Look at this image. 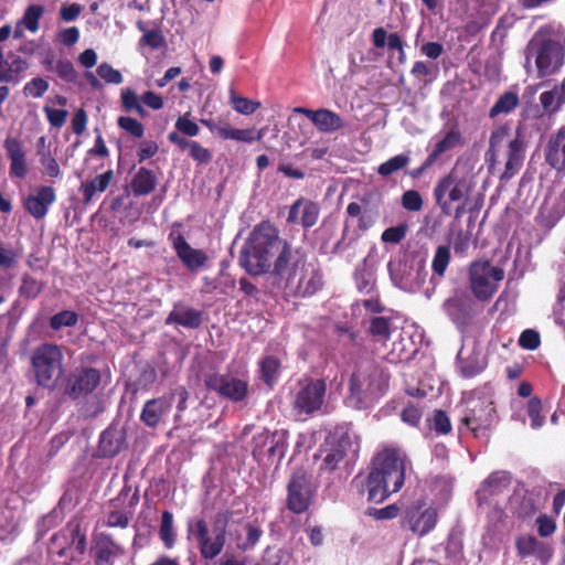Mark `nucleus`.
Returning a JSON list of instances; mask_svg holds the SVG:
<instances>
[{
  "mask_svg": "<svg viewBox=\"0 0 565 565\" xmlns=\"http://www.w3.org/2000/svg\"><path fill=\"white\" fill-rule=\"evenodd\" d=\"M541 344L540 333L533 329L524 330L519 338V345L525 350H536Z\"/></svg>",
  "mask_w": 565,
  "mask_h": 565,
  "instance_id": "obj_62",
  "label": "nucleus"
},
{
  "mask_svg": "<svg viewBox=\"0 0 565 565\" xmlns=\"http://www.w3.org/2000/svg\"><path fill=\"white\" fill-rule=\"evenodd\" d=\"M565 104V78L561 84L554 85L550 90H545L540 95V105L544 113L554 115L561 110Z\"/></svg>",
  "mask_w": 565,
  "mask_h": 565,
  "instance_id": "obj_35",
  "label": "nucleus"
},
{
  "mask_svg": "<svg viewBox=\"0 0 565 565\" xmlns=\"http://www.w3.org/2000/svg\"><path fill=\"white\" fill-rule=\"evenodd\" d=\"M543 153L544 161L551 169L565 172V125L548 136Z\"/></svg>",
  "mask_w": 565,
  "mask_h": 565,
  "instance_id": "obj_25",
  "label": "nucleus"
},
{
  "mask_svg": "<svg viewBox=\"0 0 565 565\" xmlns=\"http://www.w3.org/2000/svg\"><path fill=\"white\" fill-rule=\"evenodd\" d=\"M520 104V97L515 92H504L489 109V117L497 118L500 115L511 114Z\"/></svg>",
  "mask_w": 565,
  "mask_h": 565,
  "instance_id": "obj_39",
  "label": "nucleus"
},
{
  "mask_svg": "<svg viewBox=\"0 0 565 565\" xmlns=\"http://www.w3.org/2000/svg\"><path fill=\"white\" fill-rule=\"evenodd\" d=\"M204 385L209 391L234 403L243 402L248 395V383L231 375L206 374Z\"/></svg>",
  "mask_w": 565,
  "mask_h": 565,
  "instance_id": "obj_17",
  "label": "nucleus"
},
{
  "mask_svg": "<svg viewBox=\"0 0 565 565\" xmlns=\"http://www.w3.org/2000/svg\"><path fill=\"white\" fill-rule=\"evenodd\" d=\"M390 376L374 363L361 364L349 381L348 401L355 408H363L382 397L388 387Z\"/></svg>",
  "mask_w": 565,
  "mask_h": 565,
  "instance_id": "obj_4",
  "label": "nucleus"
},
{
  "mask_svg": "<svg viewBox=\"0 0 565 565\" xmlns=\"http://www.w3.org/2000/svg\"><path fill=\"white\" fill-rule=\"evenodd\" d=\"M565 215V190L557 196H546L537 215V223L553 228Z\"/></svg>",
  "mask_w": 565,
  "mask_h": 565,
  "instance_id": "obj_33",
  "label": "nucleus"
},
{
  "mask_svg": "<svg viewBox=\"0 0 565 565\" xmlns=\"http://www.w3.org/2000/svg\"><path fill=\"white\" fill-rule=\"evenodd\" d=\"M44 13V8L41 4L29 6L20 22L23 26L32 33H35L40 28V20Z\"/></svg>",
  "mask_w": 565,
  "mask_h": 565,
  "instance_id": "obj_48",
  "label": "nucleus"
},
{
  "mask_svg": "<svg viewBox=\"0 0 565 565\" xmlns=\"http://www.w3.org/2000/svg\"><path fill=\"white\" fill-rule=\"evenodd\" d=\"M90 552L95 565H114L125 554V548L109 533L100 532L92 537Z\"/></svg>",
  "mask_w": 565,
  "mask_h": 565,
  "instance_id": "obj_19",
  "label": "nucleus"
},
{
  "mask_svg": "<svg viewBox=\"0 0 565 565\" xmlns=\"http://www.w3.org/2000/svg\"><path fill=\"white\" fill-rule=\"evenodd\" d=\"M503 278L504 270L489 260L472 262L468 269L470 291L481 302H488L493 297Z\"/></svg>",
  "mask_w": 565,
  "mask_h": 565,
  "instance_id": "obj_10",
  "label": "nucleus"
},
{
  "mask_svg": "<svg viewBox=\"0 0 565 565\" xmlns=\"http://www.w3.org/2000/svg\"><path fill=\"white\" fill-rule=\"evenodd\" d=\"M56 190L53 185H39L34 193L23 200L25 211L35 220H42L49 213L50 207L56 201Z\"/></svg>",
  "mask_w": 565,
  "mask_h": 565,
  "instance_id": "obj_22",
  "label": "nucleus"
},
{
  "mask_svg": "<svg viewBox=\"0 0 565 565\" xmlns=\"http://www.w3.org/2000/svg\"><path fill=\"white\" fill-rule=\"evenodd\" d=\"M405 482V467L395 451L379 454L369 467V473L353 479V484L361 494H366L369 502L382 503L392 493L398 492Z\"/></svg>",
  "mask_w": 565,
  "mask_h": 565,
  "instance_id": "obj_1",
  "label": "nucleus"
},
{
  "mask_svg": "<svg viewBox=\"0 0 565 565\" xmlns=\"http://www.w3.org/2000/svg\"><path fill=\"white\" fill-rule=\"evenodd\" d=\"M117 125L132 138L140 139L145 136L143 124L134 117L120 116L117 119Z\"/></svg>",
  "mask_w": 565,
  "mask_h": 565,
  "instance_id": "obj_52",
  "label": "nucleus"
},
{
  "mask_svg": "<svg viewBox=\"0 0 565 565\" xmlns=\"http://www.w3.org/2000/svg\"><path fill=\"white\" fill-rule=\"evenodd\" d=\"M399 508L396 504H388L384 508H369L366 515L374 518L375 520H392L398 516Z\"/></svg>",
  "mask_w": 565,
  "mask_h": 565,
  "instance_id": "obj_61",
  "label": "nucleus"
},
{
  "mask_svg": "<svg viewBox=\"0 0 565 565\" xmlns=\"http://www.w3.org/2000/svg\"><path fill=\"white\" fill-rule=\"evenodd\" d=\"M408 228L407 223L391 226L382 233L381 239L383 243L399 244L406 237Z\"/></svg>",
  "mask_w": 565,
  "mask_h": 565,
  "instance_id": "obj_56",
  "label": "nucleus"
},
{
  "mask_svg": "<svg viewBox=\"0 0 565 565\" xmlns=\"http://www.w3.org/2000/svg\"><path fill=\"white\" fill-rule=\"evenodd\" d=\"M21 249L7 248L0 244V268L12 269L18 265Z\"/></svg>",
  "mask_w": 565,
  "mask_h": 565,
  "instance_id": "obj_58",
  "label": "nucleus"
},
{
  "mask_svg": "<svg viewBox=\"0 0 565 565\" xmlns=\"http://www.w3.org/2000/svg\"><path fill=\"white\" fill-rule=\"evenodd\" d=\"M323 286V275L313 264L306 263L282 289L286 297L308 298Z\"/></svg>",
  "mask_w": 565,
  "mask_h": 565,
  "instance_id": "obj_14",
  "label": "nucleus"
},
{
  "mask_svg": "<svg viewBox=\"0 0 565 565\" xmlns=\"http://www.w3.org/2000/svg\"><path fill=\"white\" fill-rule=\"evenodd\" d=\"M49 89V83L42 77H34L28 82L23 87V93L26 97L40 98Z\"/></svg>",
  "mask_w": 565,
  "mask_h": 565,
  "instance_id": "obj_57",
  "label": "nucleus"
},
{
  "mask_svg": "<svg viewBox=\"0 0 565 565\" xmlns=\"http://www.w3.org/2000/svg\"><path fill=\"white\" fill-rule=\"evenodd\" d=\"M423 416L422 408L413 403H408L401 413L402 420L411 426H417Z\"/></svg>",
  "mask_w": 565,
  "mask_h": 565,
  "instance_id": "obj_63",
  "label": "nucleus"
},
{
  "mask_svg": "<svg viewBox=\"0 0 565 565\" xmlns=\"http://www.w3.org/2000/svg\"><path fill=\"white\" fill-rule=\"evenodd\" d=\"M527 415L531 419L532 428H540L544 423V417L541 415L542 402L539 397H531L527 402Z\"/></svg>",
  "mask_w": 565,
  "mask_h": 565,
  "instance_id": "obj_59",
  "label": "nucleus"
},
{
  "mask_svg": "<svg viewBox=\"0 0 565 565\" xmlns=\"http://www.w3.org/2000/svg\"><path fill=\"white\" fill-rule=\"evenodd\" d=\"M43 111L46 115L47 121L54 128L63 127L68 117V111L65 109H55L49 106H44Z\"/></svg>",
  "mask_w": 565,
  "mask_h": 565,
  "instance_id": "obj_64",
  "label": "nucleus"
},
{
  "mask_svg": "<svg viewBox=\"0 0 565 565\" xmlns=\"http://www.w3.org/2000/svg\"><path fill=\"white\" fill-rule=\"evenodd\" d=\"M114 179L113 170L96 175L94 179L84 182L79 186V192L83 194L84 204H89L97 192H105Z\"/></svg>",
  "mask_w": 565,
  "mask_h": 565,
  "instance_id": "obj_36",
  "label": "nucleus"
},
{
  "mask_svg": "<svg viewBox=\"0 0 565 565\" xmlns=\"http://www.w3.org/2000/svg\"><path fill=\"white\" fill-rule=\"evenodd\" d=\"M279 230L269 221L257 224L245 241L238 264L250 276H262L271 269L282 249L288 245Z\"/></svg>",
  "mask_w": 565,
  "mask_h": 565,
  "instance_id": "obj_2",
  "label": "nucleus"
},
{
  "mask_svg": "<svg viewBox=\"0 0 565 565\" xmlns=\"http://www.w3.org/2000/svg\"><path fill=\"white\" fill-rule=\"evenodd\" d=\"M508 132L507 126L493 130L489 138V149L486 152L488 172L498 175L501 181L511 180L521 171L527 148L525 136L522 135V127H516L514 137L501 153L499 146Z\"/></svg>",
  "mask_w": 565,
  "mask_h": 565,
  "instance_id": "obj_3",
  "label": "nucleus"
},
{
  "mask_svg": "<svg viewBox=\"0 0 565 565\" xmlns=\"http://www.w3.org/2000/svg\"><path fill=\"white\" fill-rule=\"evenodd\" d=\"M318 484L303 467L294 468L287 482L286 508L292 514H305L313 505Z\"/></svg>",
  "mask_w": 565,
  "mask_h": 565,
  "instance_id": "obj_8",
  "label": "nucleus"
},
{
  "mask_svg": "<svg viewBox=\"0 0 565 565\" xmlns=\"http://www.w3.org/2000/svg\"><path fill=\"white\" fill-rule=\"evenodd\" d=\"M39 162L43 167L44 175L54 180L62 175L61 167L57 159L52 154L50 150H39Z\"/></svg>",
  "mask_w": 565,
  "mask_h": 565,
  "instance_id": "obj_46",
  "label": "nucleus"
},
{
  "mask_svg": "<svg viewBox=\"0 0 565 565\" xmlns=\"http://www.w3.org/2000/svg\"><path fill=\"white\" fill-rule=\"evenodd\" d=\"M327 383L323 379L303 376L291 391V407L297 415L311 416L324 403Z\"/></svg>",
  "mask_w": 565,
  "mask_h": 565,
  "instance_id": "obj_9",
  "label": "nucleus"
},
{
  "mask_svg": "<svg viewBox=\"0 0 565 565\" xmlns=\"http://www.w3.org/2000/svg\"><path fill=\"white\" fill-rule=\"evenodd\" d=\"M320 206L318 203L299 198L289 209L287 222L290 224H301L303 228H311L318 222Z\"/></svg>",
  "mask_w": 565,
  "mask_h": 565,
  "instance_id": "obj_27",
  "label": "nucleus"
},
{
  "mask_svg": "<svg viewBox=\"0 0 565 565\" xmlns=\"http://www.w3.org/2000/svg\"><path fill=\"white\" fill-rule=\"evenodd\" d=\"M329 446L330 447L327 449V454L319 467V471L321 473L333 472L344 460L348 449L351 447L349 434L345 433L339 436L337 439L334 438L331 443H329Z\"/></svg>",
  "mask_w": 565,
  "mask_h": 565,
  "instance_id": "obj_32",
  "label": "nucleus"
},
{
  "mask_svg": "<svg viewBox=\"0 0 565 565\" xmlns=\"http://www.w3.org/2000/svg\"><path fill=\"white\" fill-rule=\"evenodd\" d=\"M230 102L233 108L243 115H252L260 106L258 102H253L246 97L238 96L234 89L230 92Z\"/></svg>",
  "mask_w": 565,
  "mask_h": 565,
  "instance_id": "obj_54",
  "label": "nucleus"
},
{
  "mask_svg": "<svg viewBox=\"0 0 565 565\" xmlns=\"http://www.w3.org/2000/svg\"><path fill=\"white\" fill-rule=\"evenodd\" d=\"M204 312L182 301L175 302L173 309L166 318V324L180 326L186 329H199L203 324Z\"/></svg>",
  "mask_w": 565,
  "mask_h": 565,
  "instance_id": "obj_28",
  "label": "nucleus"
},
{
  "mask_svg": "<svg viewBox=\"0 0 565 565\" xmlns=\"http://www.w3.org/2000/svg\"><path fill=\"white\" fill-rule=\"evenodd\" d=\"M515 548L521 558L535 556L539 561L546 564L553 556V548L550 544L539 541L532 535H520L515 540Z\"/></svg>",
  "mask_w": 565,
  "mask_h": 565,
  "instance_id": "obj_31",
  "label": "nucleus"
},
{
  "mask_svg": "<svg viewBox=\"0 0 565 565\" xmlns=\"http://www.w3.org/2000/svg\"><path fill=\"white\" fill-rule=\"evenodd\" d=\"M409 161L411 157L408 154L394 156L379 166L377 173L381 177L387 178L391 174L404 169L409 163Z\"/></svg>",
  "mask_w": 565,
  "mask_h": 565,
  "instance_id": "obj_49",
  "label": "nucleus"
},
{
  "mask_svg": "<svg viewBox=\"0 0 565 565\" xmlns=\"http://www.w3.org/2000/svg\"><path fill=\"white\" fill-rule=\"evenodd\" d=\"M545 115L546 114L544 113L540 104L526 102L522 106L520 113V120L516 127H522V135H524V131L527 128V121L542 119L544 118Z\"/></svg>",
  "mask_w": 565,
  "mask_h": 565,
  "instance_id": "obj_45",
  "label": "nucleus"
},
{
  "mask_svg": "<svg viewBox=\"0 0 565 565\" xmlns=\"http://www.w3.org/2000/svg\"><path fill=\"white\" fill-rule=\"evenodd\" d=\"M451 254L450 248L447 245H439L434 254L431 262V280H440L445 277L446 270L450 264Z\"/></svg>",
  "mask_w": 565,
  "mask_h": 565,
  "instance_id": "obj_40",
  "label": "nucleus"
},
{
  "mask_svg": "<svg viewBox=\"0 0 565 565\" xmlns=\"http://www.w3.org/2000/svg\"><path fill=\"white\" fill-rule=\"evenodd\" d=\"M465 145V139L457 125H454L445 136L435 143L434 149L429 156L437 161V159L447 151Z\"/></svg>",
  "mask_w": 565,
  "mask_h": 565,
  "instance_id": "obj_37",
  "label": "nucleus"
},
{
  "mask_svg": "<svg viewBox=\"0 0 565 565\" xmlns=\"http://www.w3.org/2000/svg\"><path fill=\"white\" fill-rule=\"evenodd\" d=\"M443 310L461 330L466 329L479 312L475 298L467 289H456L443 303Z\"/></svg>",
  "mask_w": 565,
  "mask_h": 565,
  "instance_id": "obj_13",
  "label": "nucleus"
},
{
  "mask_svg": "<svg viewBox=\"0 0 565 565\" xmlns=\"http://www.w3.org/2000/svg\"><path fill=\"white\" fill-rule=\"evenodd\" d=\"M437 521V510L431 507L425 508L424 501L408 507L403 515V525L418 536L428 534L436 526Z\"/></svg>",
  "mask_w": 565,
  "mask_h": 565,
  "instance_id": "obj_18",
  "label": "nucleus"
},
{
  "mask_svg": "<svg viewBox=\"0 0 565 565\" xmlns=\"http://www.w3.org/2000/svg\"><path fill=\"white\" fill-rule=\"evenodd\" d=\"M78 322V315L72 310H62L53 315L49 320L52 330L57 331L64 327H74Z\"/></svg>",
  "mask_w": 565,
  "mask_h": 565,
  "instance_id": "obj_51",
  "label": "nucleus"
},
{
  "mask_svg": "<svg viewBox=\"0 0 565 565\" xmlns=\"http://www.w3.org/2000/svg\"><path fill=\"white\" fill-rule=\"evenodd\" d=\"M169 238L172 241V246L178 258L189 271L198 273L201 268L206 266L209 260L206 253L202 249L193 248L182 234L174 236L173 233H171Z\"/></svg>",
  "mask_w": 565,
  "mask_h": 565,
  "instance_id": "obj_21",
  "label": "nucleus"
},
{
  "mask_svg": "<svg viewBox=\"0 0 565 565\" xmlns=\"http://www.w3.org/2000/svg\"><path fill=\"white\" fill-rule=\"evenodd\" d=\"M233 519V511L230 509L220 510L213 520V533L220 535L222 545L226 543L227 527Z\"/></svg>",
  "mask_w": 565,
  "mask_h": 565,
  "instance_id": "obj_50",
  "label": "nucleus"
},
{
  "mask_svg": "<svg viewBox=\"0 0 565 565\" xmlns=\"http://www.w3.org/2000/svg\"><path fill=\"white\" fill-rule=\"evenodd\" d=\"M212 134H216L223 140H235L241 142L252 143L259 141L263 138V131H256L254 128L249 129H236L232 128L231 125L222 120H214L212 118H202L200 120Z\"/></svg>",
  "mask_w": 565,
  "mask_h": 565,
  "instance_id": "obj_20",
  "label": "nucleus"
},
{
  "mask_svg": "<svg viewBox=\"0 0 565 565\" xmlns=\"http://www.w3.org/2000/svg\"><path fill=\"white\" fill-rule=\"evenodd\" d=\"M3 148L10 161V178L19 180L25 179L29 173V164L26 150L22 140L13 136H7L3 141Z\"/></svg>",
  "mask_w": 565,
  "mask_h": 565,
  "instance_id": "obj_23",
  "label": "nucleus"
},
{
  "mask_svg": "<svg viewBox=\"0 0 565 565\" xmlns=\"http://www.w3.org/2000/svg\"><path fill=\"white\" fill-rule=\"evenodd\" d=\"M139 499L137 489L131 493V487L125 486L117 497L109 501V511L106 513L103 524L107 527L126 529L134 516Z\"/></svg>",
  "mask_w": 565,
  "mask_h": 565,
  "instance_id": "obj_12",
  "label": "nucleus"
},
{
  "mask_svg": "<svg viewBox=\"0 0 565 565\" xmlns=\"http://www.w3.org/2000/svg\"><path fill=\"white\" fill-rule=\"evenodd\" d=\"M307 263L306 256L290 243L282 249L268 274L284 289L299 269Z\"/></svg>",
  "mask_w": 565,
  "mask_h": 565,
  "instance_id": "obj_16",
  "label": "nucleus"
},
{
  "mask_svg": "<svg viewBox=\"0 0 565 565\" xmlns=\"http://www.w3.org/2000/svg\"><path fill=\"white\" fill-rule=\"evenodd\" d=\"M470 190L469 182L454 171L440 178L434 186L433 196L441 215L459 220L466 212Z\"/></svg>",
  "mask_w": 565,
  "mask_h": 565,
  "instance_id": "obj_5",
  "label": "nucleus"
},
{
  "mask_svg": "<svg viewBox=\"0 0 565 565\" xmlns=\"http://www.w3.org/2000/svg\"><path fill=\"white\" fill-rule=\"evenodd\" d=\"M429 428L438 435H447L451 431V423L447 413L443 409L434 411L433 417L428 419Z\"/></svg>",
  "mask_w": 565,
  "mask_h": 565,
  "instance_id": "obj_53",
  "label": "nucleus"
},
{
  "mask_svg": "<svg viewBox=\"0 0 565 565\" xmlns=\"http://www.w3.org/2000/svg\"><path fill=\"white\" fill-rule=\"evenodd\" d=\"M194 534L198 540L199 551L201 557L204 559H213L221 554L224 546L220 535L214 534V537L209 535V526L204 519H198L194 523Z\"/></svg>",
  "mask_w": 565,
  "mask_h": 565,
  "instance_id": "obj_30",
  "label": "nucleus"
},
{
  "mask_svg": "<svg viewBox=\"0 0 565 565\" xmlns=\"http://www.w3.org/2000/svg\"><path fill=\"white\" fill-rule=\"evenodd\" d=\"M527 58L535 57L539 77L556 73L564 64L565 47L556 40L534 36L527 44Z\"/></svg>",
  "mask_w": 565,
  "mask_h": 565,
  "instance_id": "obj_11",
  "label": "nucleus"
},
{
  "mask_svg": "<svg viewBox=\"0 0 565 565\" xmlns=\"http://www.w3.org/2000/svg\"><path fill=\"white\" fill-rule=\"evenodd\" d=\"M498 418L494 404L489 396L472 394L465 401L460 422L473 437L481 438L488 437Z\"/></svg>",
  "mask_w": 565,
  "mask_h": 565,
  "instance_id": "obj_7",
  "label": "nucleus"
},
{
  "mask_svg": "<svg viewBox=\"0 0 565 565\" xmlns=\"http://www.w3.org/2000/svg\"><path fill=\"white\" fill-rule=\"evenodd\" d=\"M392 319L387 317H373L370 319L369 333L377 341L386 342L392 334Z\"/></svg>",
  "mask_w": 565,
  "mask_h": 565,
  "instance_id": "obj_44",
  "label": "nucleus"
},
{
  "mask_svg": "<svg viewBox=\"0 0 565 565\" xmlns=\"http://www.w3.org/2000/svg\"><path fill=\"white\" fill-rule=\"evenodd\" d=\"M96 72L102 79L109 84L118 85L124 81L122 74L106 62L99 64Z\"/></svg>",
  "mask_w": 565,
  "mask_h": 565,
  "instance_id": "obj_60",
  "label": "nucleus"
},
{
  "mask_svg": "<svg viewBox=\"0 0 565 565\" xmlns=\"http://www.w3.org/2000/svg\"><path fill=\"white\" fill-rule=\"evenodd\" d=\"M281 369V361L277 356L266 355L259 361L260 379L266 386L273 388L277 383Z\"/></svg>",
  "mask_w": 565,
  "mask_h": 565,
  "instance_id": "obj_38",
  "label": "nucleus"
},
{
  "mask_svg": "<svg viewBox=\"0 0 565 565\" xmlns=\"http://www.w3.org/2000/svg\"><path fill=\"white\" fill-rule=\"evenodd\" d=\"M66 529L70 531L71 545L74 546L78 556H84L87 550L86 530L82 527V523L77 520H71Z\"/></svg>",
  "mask_w": 565,
  "mask_h": 565,
  "instance_id": "obj_42",
  "label": "nucleus"
},
{
  "mask_svg": "<svg viewBox=\"0 0 565 565\" xmlns=\"http://www.w3.org/2000/svg\"><path fill=\"white\" fill-rule=\"evenodd\" d=\"M121 107L125 111L137 113L140 117L148 115L147 110L141 104V97H139L135 89L130 87L122 88L120 92Z\"/></svg>",
  "mask_w": 565,
  "mask_h": 565,
  "instance_id": "obj_43",
  "label": "nucleus"
},
{
  "mask_svg": "<svg viewBox=\"0 0 565 565\" xmlns=\"http://www.w3.org/2000/svg\"><path fill=\"white\" fill-rule=\"evenodd\" d=\"M31 366L39 386L54 390L64 372V354L62 347L54 343H42L31 354Z\"/></svg>",
  "mask_w": 565,
  "mask_h": 565,
  "instance_id": "obj_6",
  "label": "nucleus"
},
{
  "mask_svg": "<svg viewBox=\"0 0 565 565\" xmlns=\"http://www.w3.org/2000/svg\"><path fill=\"white\" fill-rule=\"evenodd\" d=\"M294 113L306 116L322 134H332L344 126L341 116L327 108L313 110L305 107H296Z\"/></svg>",
  "mask_w": 565,
  "mask_h": 565,
  "instance_id": "obj_26",
  "label": "nucleus"
},
{
  "mask_svg": "<svg viewBox=\"0 0 565 565\" xmlns=\"http://www.w3.org/2000/svg\"><path fill=\"white\" fill-rule=\"evenodd\" d=\"M173 396H160L148 399L141 409L140 420L150 428H156L171 412Z\"/></svg>",
  "mask_w": 565,
  "mask_h": 565,
  "instance_id": "obj_29",
  "label": "nucleus"
},
{
  "mask_svg": "<svg viewBox=\"0 0 565 565\" xmlns=\"http://www.w3.org/2000/svg\"><path fill=\"white\" fill-rule=\"evenodd\" d=\"M158 184L154 172L146 167H140L131 179L130 188L135 196H143L152 193Z\"/></svg>",
  "mask_w": 565,
  "mask_h": 565,
  "instance_id": "obj_34",
  "label": "nucleus"
},
{
  "mask_svg": "<svg viewBox=\"0 0 565 565\" xmlns=\"http://www.w3.org/2000/svg\"><path fill=\"white\" fill-rule=\"evenodd\" d=\"M45 284L38 280L28 273L21 276V285L18 289L19 296L25 300L36 299L43 291Z\"/></svg>",
  "mask_w": 565,
  "mask_h": 565,
  "instance_id": "obj_41",
  "label": "nucleus"
},
{
  "mask_svg": "<svg viewBox=\"0 0 565 565\" xmlns=\"http://www.w3.org/2000/svg\"><path fill=\"white\" fill-rule=\"evenodd\" d=\"M102 382V373L93 366H76L67 376L65 394L72 399L93 394Z\"/></svg>",
  "mask_w": 565,
  "mask_h": 565,
  "instance_id": "obj_15",
  "label": "nucleus"
},
{
  "mask_svg": "<svg viewBox=\"0 0 565 565\" xmlns=\"http://www.w3.org/2000/svg\"><path fill=\"white\" fill-rule=\"evenodd\" d=\"M401 204L408 212H419L423 210L424 200L417 190H407L401 196Z\"/></svg>",
  "mask_w": 565,
  "mask_h": 565,
  "instance_id": "obj_55",
  "label": "nucleus"
},
{
  "mask_svg": "<svg viewBox=\"0 0 565 565\" xmlns=\"http://www.w3.org/2000/svg\"><path fill=\"white\" fill-rule=\"evenodd\" d=\"M159 535L167 548L173 547L175 533L173 527V514L170 511H163L161 514Z\"/></svg>",
  "mask_w": 565,
  "mask_h": 565,
  "instance_id": "obj_47",
  "label": "nucleus"
},
{
  "mask_svg": "<svg viewBox=\"0 0 565 565\" xmlns=\"http://www.w3.org/2000/svg\"><path fill=\"white\" fill-rule=\"evenodd\" d=\"M127 447L126 429L117 425H110L99 436L97 457L113 458Z\"/></svg>",
  "mask_w": 565,
  "mask_h": 565,
  "instance_id": "obj_24",
  "label": "nucleus"
}]
</instances>
